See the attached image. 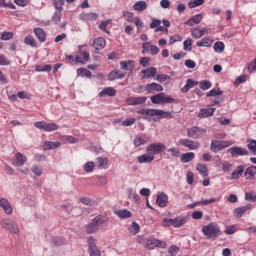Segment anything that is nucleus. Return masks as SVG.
I'll list each match as a JSON object with an SVG mask.
<instances>
[{
    "mask_svg": "<svg viewBox=\"0 0 256 256\" xmlns=\"http://www.w3.org/2000/svg\"><path fill=\"white\" fill-rule=\"evenodd\" d=\"M99 18V14L95 12H83L80 14V19L82 21H97Z\"/></svg>",
    "mask_w": 256,
    "mask_h": 256,
    "instance_id": "nucleus-17",
    "label": "nucleus"
},
{
    "mask_svg": "<svg viewBox=\"0 0 256 256\" xmlns=\"http://www.w3.org/2000/svg\"><path fill=\"white\" fill-rule=\"evenodd\" d=\"M167 149V146L163 143H152L146 148V153H150L155 157V155H159L160 153H163Z\"/></svg>",
    "mask_w": 256,
    "mask_h": 256,
    "instance_id": "nucleus-5",
    "label": "nucleus"
},
{
    "mask_svg": "<svg viewBox=\"0 0 256 256\" xmlns=\"http://www.w3.org/2000/svg\"><path fill=\"white\" fill-rule=\"evenodd\" d=\"M134 11H145L147 9V2L138 1L133 5Z\"/></svg>",
    "mask_w": 256,
    "mask_h": 256,
    "instance_id": "nucleus-47",
    "label": "nucleus"
},
{
    "mask_svg": "<svg viewBox=\"0 0 256 256\" xmlns=\"http://www.w3.org/2000/svg\"><path fill=\"white\" fill-rule=\"evenodd\" d=\"M167 152L170 153V157L178 158L181 155V151H179V149H177L176 147L167 149Z\"/></svg>",
    "mask_w": 256,
    "mask_h": 256,
    "instance_id": "nucleus-59",
    "label": "nucleus"
},
{
    "mask_svg": "<svg viewBox=\"0 0 256 256\" xmlns=\"http://www.w3.org/2000/svg\"><path fill=\"white\" fill-rule=\"evenodd\" d=\"M142 75H143V79H149L151 77H155V75H157V68L155 67H151L148 69H144L141 71Z\"/></svg>",
    "mask_w": 256,
    "mask_h": 256,
    "instance_id": "nucleus-26",
    "label": "nucleus"
},
{
    "mask_svg": "<svg viewBox=\"0 0 256 256\" xmlns=\"http://www.w3.org/2000/svg\"><path fill=\"white\" fill-rule=\"evenodd\" d=\"M53 69V66L51 64H42V65H37L35 68V71L38 73H49Z\"/></svg>",
    "mask_w": 256,
    "mask_h": 256,
    "instance_id": "nucleus-38",
    "label": "nucleus"
},
{
    "mask_svg": "<svg viewBox=\"0 0 256 256\" xmlns=\"http://www.w3.org/2000/svg\"><path fill=\"white\" fill-rule=\"evenodd\" d=\"M0 225L3 229H6V231H10V233H14V235H19V226L15 220L6 218L0 221Z\"/></svg>",
    "mask_w": 256,
    "mask_h": 256,
    "instance_id": "nucleus-3",
    "label": "nucleus"
},
{
    "mask_svg": "<svg viewBox=\"0 0 256 256\" xmlns=\"http://www.w3.org/2000/svg\"><path fill=\"white\" fill-rule=\"evenodd\" d=\"M205 3V0H192L188 3L189 9H195V7H201Z\"/></svg>",
    "mask_w": 256,
    "mask_h": 256,
    "instance_id": "nucleus-53",
    "label": "nucleus"
},
{
    "mask_svg": "<svg viewBox=\"0 0 256 256\" xmlns=\"http://www.w3.org/2000/svg\"><path fill=\"white\" fill-rule=\"evenodd\" d=\"M107 45V42L104 38H97L93 41V47L96 49V51H101L105 49V46Z\"/></svg>",
    "mask_w": 256,
    "mask_h": 256,
    "instance_id": "nucleus-28",
    "label": "nucleus"
},
{
    "mask_svg": "<svg viewBox=\"0 0 256 256\" xmlns=\"http://www.w3.org/2000/svg\"><path fill=\"white\" fill-rule=\"evenodd\" d=\"M77 75L78 77H87V79H91V77H93V73L86 68H79L77 70Z\"/></svg>",
    "mask_w": 256,
    "mask_h": 256,
    "instance_id": "nucleus-42",
    "label": "nucleus"
},
{
    "mask_svg": "<svg viewBox=\"0 0 256 256\" xmlns=\"http://www.w3.org/2000/svg\"><path fill=\"white\" fill-rule=\"evenodd\" d=\"M253 207V205L251 204H247L246 206H242V207H238L234 210V217H243V215H245V213L247 211H249V209H251Z\"/></svg>",
    "mask_w": 256,
    "mask_h": 256,
    "instance_id": "nucleus-24",
    "label": "nucleus"
},
{
    "mask_svg": "<svg viewBox=\"0 0 256 256\" xmlns=\"http://www.w3.org/2000/svg\"><path fill=\"white\" fill-rule=\"evenodd\" d=\"M156 203L158 207H167L169 203V196L165 194V192H162L157 195Z\"/></svg>",
    "mask_w": 256,
    "mask_h": 256,
    "instance_id": "nucleus-14",
    "label": "nucleus"
},
{
    "mask_svg": "<svg viewBox=\"0 0 256 256\" xmlns=\"http://www.w3.org/2000/svg\"><path fill=\"white\" fill-rule=\"evenodd\" d=\"M34 35L40 41V43H45V41H47V34L43 28H35Z\"/></svg>",
    "mask_w": 256,
    "mask_h": 256,
    "instance_id": "nucleus-25",
    "label": "nucleus"
},
{
    "mask_svg": "<svg viewBox=\"0 0 256 256\" xmlns=\"http://www.w3.org/2000/svg\"><path fill=\"white\" fill-rule=\"evenodd\" d=\"M255 175H256V166H250L244 172V176L249 181H253V179H255Z\"/></svg>",
    "mask_w": 256,
    "mask_h": 256,
    "instance_id": "nucleus-30",
    "label": "nucleus"
},
{
    "mask_svg": "<svg viewBox=\"0 0 256 256\" xmlns=\"http://www.w3.org/2000/svg\"><path fill=\"white\" fill-rule=\"evenodd\" d=\"M133 13L132 12H124L123 13V17L125 19V21H127V23H133L135 21V18L133 17Z\"/></svg>",
    "mask_w": 256,
    "mask_h": 256,
    "instance_id": "nucleus-63",
    "label": "nucleus"
},
{
    "mask_svg": "<svg viewBox=\"0 0 256 256\" xmlns=\"http://www.w3.org/2000/svg\"><path fill=\"white\" fill-rule=\"evenodd\" d=\"M199 87L202 91H207V89H211V87H213V84L208 80H202L199 82Z\"/></svg>",
    "mask_w": 256,
    "mask_h": 256,
    "instance_id": "nucleus-52",
    "label": "nucleus"
},
{
    "mask_svg": "<svg viewBox=\"0 0 256 256\" xmlns=\"http://www.w3.org/2000/svg\"><path fill=\"white\" fill-rule=\"evenodd\" d=\"M116 79H125V73L121 70H112L108 74V81H115Z\"/></svg>",
    "mask_w": 256,
    "mask_h": 256,
    "instance_id": "nucleus-19",
    "label": "nucleus"
},
{
    "mask_svg": "<svg viewBox=\"0 0 256 256\" xmlns=\"http://www.w3.org/2000/svg\"><path fill=\"white\" fill-rule=\"evenodd\" d=\"M0 207L4 210L6 215H11L13 213V207H11V203L6 198L0 199Z\"/></svg>",
    "mask_w": 256,
    "mask_h": 256,
    "instance_id": "nucleus-15",
    "label": "nucleus"
},
{
    "mask_svg": "<svg viewBox=\"0 0 256 256\" xmlns=\"http://www.w3.org/2000/svg\"><path fill=\"white\" fill-rule=\"evenodd\" d=\"M92 221L97 225V227H101L104 223H107L109 221V217L105 215H98L92 219Z\"/></svg>",
    "mask_w": 256,
    "mask_h": 256,
    "instance_id": "nucleus-34",
    "label": "nucleus"
},
{
    "mask_svg": "<svg viewBox=\"0 0 256 256\" xmlns=\"http://www.w3.org/2000/svg\"><path fill=\"white\" fill-rule=\"evenodd\" d=\"M156 117H161L162 119H173V114H171V112L156 109Z\"/></svg>",
    "mask_w": 256,
    "mask_h": 256,
    "instance_id": "nucleus-46",
    "label": "nucleus"
},
{
    "mask_svg": "<svg viewBox=\"0 0 256 256\" xmlns=\"http://www.w3.org/2000/svg\"><path fill=\"white\" fill-rule=\"evenodd\" d=\"M150 53V55H157L159 53V47L153 45L152 42H144L142 44V54Z\"/></svg>",
    "mask_w": 256,
    "mask_h": 256,
    "instance_id": "nucleus-10",
    "label": "nucleus"
},
{
    "mask_svg": "<svg viewBox=\"0 0 256 256\" xmlns=\"http://www.w3.org/2000/svg\"><path fill=\"white\" fill-rule=\"evenodd\" d=\"M195 159V152H186L182 154L180 161L181 163H190Z\"/></svg>",
    "mask_w": 256,
    "mask_h": 256,
    "instance_id": "nucleus-36",
    "label": "nucleus"
},
{
    "mask_svg": "<svg viewBox=\"0 0 256 256\" xmlns=\"http://www.w3.org/2000/svg\"><path fill=\"white\" fill-rule=\"evenodd\" d=\"M205 33H207V28H194L191 30V35L194 37V39H201Z\"/></svg>",
    "mask_w": 256,
    "mask_h": 256,
    "instance_id": "nucleus-31",
    "label": "nucleus"
},
{
    "mask_svg": "<svg viewBox=\"0 0 256 256\" xmlns=\"http://www.w3.org/2000/svg\"><path fill=\"white\" fill-rule=\"evenodd\" d=\"M95 237L90 236L87 239V243H88V253L90 256H101V250H99V248L97 247V244L95 243Z\"/></svg>",
    "mask_w": 256,
    "mask_h": 256,
    "instance_id": "nucleus-7",
    "label": "nucleus"
},
{
    "mask_svg": "<svg viewBox=\"0 0 256 256\" xmlns=\"http://www.w3.org/2000/svg\"><path fill=\"white\" fill-rule=\"evenodd\" d=\"M178 145H182V147H186L190 151H195V150L199 149V147L201 146V144H199V142L191 140V139H187V138L179 139Z\"/></svg>",
    "mask_w": 256,
    "mask_h": 256,
    "instance_id": "nucleus-6",
    "label": "nucleus"
},
{
    "mask_svg": "<svg viewBox=\"0 0 256 256\" xmlns=\"http://www.w3.org/2000/svg\"><path fill=\"white\" fill-rule=\"evenodd\" d=\"M213 49L216 53H223L225 51V43L216 42L214 43Z\"/></svg>",
    "mask_w": 256,
    "mask_h": 256,
    "instance_id": "nucleus-51",
    "label": "nucleus"
},
{
    "mask_svg": "<svg viewBox=\"0 0 256 256\" xmlns=\"http://www.w3.org/2000/svg\"><path fill=\"white\" fill-rule=\"evenodd\" d=\"M233 169V164L229 163L228 161L222 162V171L224 173H229Z\"/></svg>",
    "mask_w": 256,
    "mask_h": 256,
    "instance_id": "nucleus-58",
    "label": "nucleus"
},
{
    "mask_svg": "<svg viewBox=\"0 0 256 256\" xmlns=\"http://www.w3.org/2000/svg\"><path fill=\"white\" fill-rule=\"evenodd\" d=\"M219 95H223V91L219 88H214L206 94V97H217Z\"/></svg>",
    "mask_w": 256,
    "mask_h": 256,
    "instance_id": "nucleus-54",
    "label": "nucleus"
},
{
    "mask_svg": "<svg viewBox=\"0 0 256 256\" xmlns=\"http://www.w3.org/2000/svg\"><path fill=\"white\" fill-rule=\"evenodd\" d=\"M45 145H46V149H57V148L61 147V142L47 141L45 143Z\"/></svg>",
    "mask_w": 256,
    "mask_h": 256,
    "instance_id": "nucleus-60",
    "label": "nucleus"
},
{
    "mask_svg": "<svg viewBox=\"0 0 256 256\" xmlns=\"http://www.w3.org/2000/svg\"><path fill=\"white\" fill-rule=\"evenodd\" d=\"M135 147H141V145H145L147 143V137L136 136L133 141Z\"/></svg>",
    "mask_w": 256,
    "mask_h": 256,
    "instance_id": "nucleus-49",
    "label": "nucleus"
},
{
    "mask_svg": "<svg viewBox=\"0 0 256 256\" xmlns=\"http://www.w3.org/2000/svg\"><path fill=\"white\" fill-rule=\"evenodd\" d=\"M244 171H245V167L243 165L237 166L231 174V179L232 180L239 179V177L243 175Z\"/></svg>",
    "mask_w": 256,
    "mask_h": 256,
    "instance_id": "nucleus-32",
    "label": "nucleus"
},
{
    "mask_svg": "<svg viewBox=\"0 0 256 256\" xmlns=\"http://www.w3.org/2000/svg\"><path fill=\"white\" fill-rule=\"evenodd\" d=\"M155 247H160L161 249H165L167 247V243L165 241H161L155 238L147 240L146 249H154Z\"/></svg>",
    "mask_w": 256,
    "mask_h": 256,
    "instance_id": "nucleus-12",
    "label": "nucleus"
},
{
    "mask_svg": "<svg viewBox=\"0 0 256 256\" xmlns=\"http://www.w3.org/2000/svg\"><path fill=\"white\" fill-rule=\"evenodd\" d=\"M203 21V15L202 14H197L194 15L192 18L184 22V25H188V27H193V25H199Z\"/></svg>",
    "mask_w": 256,
    "mask_h": 256,
    "instance_id": "nucleus-20",
    "label": "nucleus"
},
{
    "mask_svg": "<svg viewBox=\"0 0 256 256\" xmlns=\"http://www.w3.org/2000/svg\"><path fill=\"white\" fill-rule=\"evenodd\" d=\"M207 133V129L193 126L187 129V137L190 139H201Z\"/></svg>",
    "mask_w": 256,
    "mask_h": 256,
    "instance_id": "nucleus-4",
    "label": "nucleus"
},
{
    "mask_svg": "<svg viewBox=\"0 0 256 256\" xmlns=\"http://www.w3.org/2000/svg\"><path fill=\"white\" fill-rule=\"evenodd\" d=\"M156 81H158L159 83H166V81L168 82L171 81V76L167 74H160V75H157Z\"/></svg>",
    "mask_w": 256,
    "mask_h": 256,
    "instance_id": "nucleus-56",
    "label": "nucleus"
},
{
    "mask_svg": "<svg viewBox=\"0 0 256 256\" xmlns=\"http://www.w3.org/2000/svg\"><path fill=\"white\" fill-rule=\"evenodd\" d=\"M247 148L252 152V154L256 155V140H250L247 144Z\"/></svg>",
    "mask_w": 256,
    "mask_h": 256,
    "instance_id": "nucleus-64",
    "label": "nucleus"
},
{
    "mask_svg": "<svg viewBox=\"0 0 256 256\" xmlns=\"http://www.w3.org/2000/svg\"><path fill=\"white\" fill-rule=\"evenodd\" d=\"M131 235H137L141 231V226L137 222L133 221L131 227L129 228Z\"/></svg>",
    "mask_w": 256,
    "mask_h": 256,
    "instance_id": "nucleus-50",
    "label": "nucleus"
},
{
    "mask_svg": "<svg viewBox=\"0 0 256 256\" xmlns=\"http://www.w3.org/2000/svg\"><path fill=\"white\" fill-rule=\"evenodd\" d=\"M138 163H152V161H155V156L151 154L150 152H147L146 154H142L137 157Z\"/></svg>",
    "mask_w": 256,
    "mask_h": 256,
    "instance_id": "nucleus-23",
    "label": "nucleus"
},
{
    "mask_svg": "<svg viewBox=\"0 0 256 256\" xmlns=\"http://www.w3.org/2000/svg\"><path fill=\"white\" fill-rule=\"evenodd\" d=\"M197 47H211L213 45V40L210 38H203L202 40L196 42Z\"/></svg>",
    "mask_w": 256,
    "mask_h": 256,
    "instance_id": "nucleus-45",
    "label": "nucleus"
},
{
    "mask_svg": "<svg viewBox=\"0 0 256 256\" xmlns=\"http://www.w3.org/2000/svg\"><path fill=\"white\" fill-rule=\"evenodd\" d=\"M202 233L206 236V239H216L221 233V228L217 222H210L202 227Z\"/></svg>",
    "mask_w": 256,
    "mask_h": 256,
    "instance_id": "nucleus-1",
    "label": "nucleus"
},
{
    "mask_svg": "<svg viewBox=\"0 0 256 256\" xmlns=\"http://www.w3.org/2000/svg\"><path fill=\"white\" fill-rule=\"evenodd\" d=\"M51 244L54 247H59V245H66L67 244V240H65V238H63V237H53L51 239Z\"/></svg>",
    "mask_w": 256,
    "mask_h": 256,
    "instance_id": "nucleus-43",
    "label": "nucleus"
},
{
    "mask_svg": "<svg viewBox=\"0 0 256 256\" xmlns=\"http://www.w3.org/2000/svg\"><path fill=\"white\" fill-rule=\"evenodd\" d=\"M93 169H95V162H93V161L87 162L84 165L85 173H91L93 171Z\"/></svg>",
    "mask_w": 256,
    "mask_h": 256,
    "instance_id": "nucleus-61",
    "label": "nucleus"
},
{
    "mask_svg": "<svg viewBox=\"0 0 256 256\" xmlns=\"http://www.w3.org/2000/svg\"><path fill=\"white\" fill-rule=\"evenodd\" d=\"M125 103L131 106L145 105L147 103V96H132L125 99Z\"/></svg>",
    "mask_w": 256,
    "mask_h": 256,
    "instance_id": "nucleus-11",
    "label": "nucleus"
},
{
    "mask_svg": "<svg viewBox=\"0 0 256 256\" xmlns=\"http://www.w3.org/2000/svg\"><path fill=\"white\" fill-rule=\"evenodd\" d=\"M76 63H81L85 65L89 61V52H80V55L75 56Z\"/></svg>",
    "mask_w": 256,
    "mask_h": 256,
    "instance_id": "nucleus-29",
    "label": "nucleus"
},
{
    "mask_svg": "<svg viewBox=\"0 0 256 256\" xmlns=\"http://www.w3.org/2000/svg\"><path fill=\"white\" fill-rule=\"evenodd\" d=\"M187 221H189V217L177 216L173 219V227H175V229H179V227H183V225H185Z\"/></svg>",
    "mask_w": 256,
    "mask_h": 256,
    "instance_id": "nucleus-18",
    "label": "nucleus"
},
{
    "mask_svg": "<svg viewBox=\"0 0 256 256\" xmlns=\"http://www.w3.org/2000/svg\"><path fill=\"white\" fill-rule=\"evenodd\" d=\"M117 95V90L115 88L107 87L104 88L100 93L99 97H115Z\"/></svg>",
    "mask_w": 256,
    "mask_h": 256,
    "instance_id": "nucleus-27",
    "label": "nucleus"
},
{
    "mask_svg": "<svg viewBox=\"0 0 256 256\" xmlns=\"http://www.w3.org/2000/svg\"><path fill=\"white\" fill-rule=\"evenodd\" d=\"M15 33L13 32H3L0 36L1 41H9L13 39Z\"/></svg>",
    "mask_w": 256,
    "mask_h": 256,
    "instance_id": "nucleus-57",
    "label": "nucleus"
},
{
    "mask_svg": "<svg viewBox=\"0 0 256 256\" xmlns=\"http://www.w3.org/2000/svg\"><path fill=\"white\" fill-rule=\"evenodd\" d=\"M27 163V156H25L23 153L18 152L15 154V160L13 161V165L15 167H23Z\"/></svg>",
    "mask_w": 256,
    "mask_h": 256,
    "instance_id": "nucleus-13",
    "label": "nucleus"
},
{
    "mask_svg": "<svg viewBox=\"0 0 256 256\" xmlns=\"http://www.w3.org/2000/svg\"><path fill=\"white\" fill-rule=\"evenodd\" d=\"M59 129V125L55 123H47L45 124L44 131L51 132V131H57Z\"/></svg>",
    "mask_w": 256,
    "mask_h": 256,
    "instance_id": "nucleus-55",
    "label": "nucleus"
},
{
    "mask_svg": "<svg viewBox=\"0 0 256 256\" xmlns=\"http://www.w3.org/2000/svg\"><path fill=\"white\" fill-rule=\"evenodd\" d=\"M196 85H199V81L188 78L186 80V84L184 85V87L181 88V92L182 93H189V90L193 89V87H195Z\"/></svg>",
    "mask_w": 256,
    "mask_h": 256,
    "instance_id": "nucleus-22",
    "label": "nucleus"
},
{
    "mask_svg": "<svg viewBox=\"0 0 256 256\" xmlns=\"http://www.w3.org/2000/svg\"><path fill=\"white\" fill-rule=\"evenodd\" d=\"M150 100L154 105H167L169 103H175V98L165 94L164 92L151 96Z\"/></svg>",
    "mask_w": 256,
    "mask_h": 256,
    "instance_id": "nucleus-2",
    "label": "nucleus"
},
{
    "mask_svg": "<svg viewBox=\"0 0 256 256\" xmlns=\"http://www.w3.org/2000/svg\"><path fill=\"white\" fill-rule=\"evenodd\" d=\"M115 215H117V217H119L120 219H129L133 214L127 209H122L116 211Z\"/></svg>",
    "mask_w": 256,
    "mask_h": 256,
    "instance_id": "nucleus-39",
    "label": "nucleus"
},
{
    "mask_svg": "<svg viewBox=\"0 0 256 256\" xmlns=\"http://www.w3.org/2000/svg\"><path fill=\"white\" fill-rule=\"evenodd\" d=\"M96 163L98 169H107V165H109V159L107 157H98L96 158Z\"/></svg>",
    "mask_w": 256,
    "mask_h": 256,
    "instance_id": "nucleus-37",
    "label": "nucleus"
},
{
    "mask_svg": "<svg viewBox=\"0 0 256 256\" xmlns=\"http://www.w3.org/2000/svg\"><path fill=\"white\" fill-rule=\"evenodd\" d=\"M229 144L225 141L212 140L210 144V151L213 153H219V151H223V149H227Z\"/></svg>",
    "mask_w": 256,
    "mask_h": 256,
    "instance_id": "nucleus-9",
    "label": "nucleus"
},
{
    "mask_svg": "<svg viewBox=\"0 0 256 256\" xmlns=\"http://www.w3.org/2000/svg\"><path fill=\"white\" fill-rule=\"evenodd\" d=\"M120 69H122V71H133V69H135V61L133 60L121 61Z\"/></svg>",
    "mask_w": 256,
    "mask_h": 256,
    "instance_id": "nucleus-21",
    "label": "nucleus"
},
{
    "mask_svg": "<svg viewBox=\"0 0 256 256\" xmlns=\"http://www.w3.org/2000/svg\"><path fill=\"white\" fill-rule=\"evenodd\" d=\"M215 108H202L198 113L199 119H207V117H213Z\"/></svg>",
    "mask_w": 256,
    "mask_h": 256,
    "instance_id": "nucleus-16",
    "label": "nucleus"
},
{
    "mask_svg": "<svg viewBox=\"0 0 256 256\" xmlns=\"http://www.w3.org/2000/svg\"><path fill=\"white\" fill-rule=\"evenodd\" d=\"M145 89L148 93H152V91H163V87L161 86V84H157L155 82L146 85Z\"/></svg>",
    "mask_w": 256,
    "mask_h": 256,
    "instance_id": "nucleus-33",
    "label": "nucleus"
},
{
    "mask_svg": "<svg viewBox=\"0 0 256 256\" xmlns=\"http://www.w3.org/2000/svg\"><path fill=\"white\" fill-rule=\"evenodd\" d=\"M136 121H137L136 118H126L124 121H122V126L131 127V125H135Z\"/></svg>",
    "mask_w": 256,
    "mask_h": 256,
    "instance_id": "nucleus-62",
    "label": "nucleus"
},
{
    "mask_svg": "<svg viewBox=\"0 0 256 256\" xmlns=\"http://www.w3.org/2000/svg\"><path fill=\"white\" fill-rule=\"evenodd\" d=\"M231 157H243L249 155V150L243 147L234 146L228 149Z\"/></svg>",
    "mask_w": 256,
    "mask_h": 256,
    "instance_id": "nucleus-8",
    "label": "nucleus"
},
{
    "mask_svg": "<svg viewBox=\"0 0 256 256\" xmlns=\"http://www.w3.org/2000/svg\"><path fill=\"white\" fill-rule=\"evenodd\" d=\"M138 115H148L149 117H157V109L142 108L138 110Z\"/></svg>",
    "mask_w": 256,
    "mask_h": 256,
    "instance_id": "nucleus-35",
    "label": "nucleus"
},
{
    "mask_svg": "<svg viewBox=\"0 0 256 256\" xmlns=\"http://www.w3.org/2000/svg\"><path fill=\"white\" fill-rule=\"evenodd\" d=\"M63 17V10H56L54 15L52 16V23L58 25L61 23V18Z\"/></svg>",
    "mask_w": 256,
    "mask_h": 256,
    "instance_id": "nucleus-44",
    "label": "nucleus"
},
{
    "mask_svg": "<svg viewBox=\"0 0 256 256\" xmlns=\"http://www.w3.org/2000/svg\"><path fill=\"white\" fill-rule=\"evenodd\" d=\"M196 171H198L203 177L209 176V169L207 168V165H205V164H197Z\"/></svg>",
    "mask_w": 256,
    "mask_h": 256,
    "instance_id": "nucleus-41",
    "label": "nucleus"
},
{
    "mask_svg": "<svg viewBox=\"0 0 256 256\" xmlns=\"http://www.w3.org/2000/svg\"><path fill=\"white\" fill-rule=\"evenodd\" d=\"M97 231H99V227L95 222H93V220L91 221V223H88L86 225V233H88L89 235L97 233Z\"/></svg>",
    "mask_w": 256,
    "mask_h": 256,
    "instance_id": "nucleus-40",
    "label": "nucleus"
},
{
    "mask_svg": "<svg viewBox=\"0 0 256 256\" xmlns=\"http://www.w3.org/2000/svg\"><path fill=\"white\" fill-rule=\"evenodd\" d=\"M25 45H28L29 47H37V40L31 35H28L24 38Z\"/></svg>",
    "mask_w": 256,
    "mask_h": 256,
    "instance_id": "nucleus-48",
    "label": "nucleus"
}]
</instances>
